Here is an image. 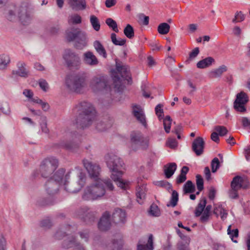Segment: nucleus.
Returning a JSON list of instances; mask_svg holds the SVG:
<instances>
[{
    "label": "nucleus",
    "instance_id": "nucleus-15",
    "mask_svg": "<svg viewBox=\"0 0 250 250\" xmlns=\"http://www.w3.org/2000/svg\"><path fill=\"white\" fill-rule=\"evenodd\" d=\"M132 113L137 120L145 128H146L147 125L146 122V116L141 106L137 104L133 105Z\"/></svg>",
    "mask_w": 250,
    "mask_h": 250
},
{
    "label": "nucleus",
    "instance_id": "nucleus-21",
    "mask_svg": "<svg viewBox=\"0 0 250 250\" xmlns=\"http://www.w3.org/2000/svg\"><path fill=\"white\" fill-rule=\"evenodd\" d=\"M112 217L113 222L116 224L124 223L126 219V212L121 208H116L112 214Z\"/></svg>",
    "mask_w": 250,
    "mask_h": 250
},
{
    "label": "nucleus",
    "instance_id": "nucleus-9",
    "mask_svg": "<svg viewBox=\"0 0 250 250\" xmlns=\"http://www.w3.org/2000/svg\"><path fill=\"white\" fill-rule=\"evenodd\" d=\"M66 38L68 42L76 40L74 46L78 49H82L87 45L86 34L79 29H76L74 31L68 32Z\"/></svg>",
    "mask_w": 250,
    "mask_h": 250
},
{
    "label": "nucleus",
    "instance_id": "nucleus-26",
    "mask_svg": "<svg viewBox=\"0 0 250 250\" xmlns=\"http://www.w3.org/2000/svg\"><path fill=\"white\" fill-rule=\"evenodd\" d=\"M83 61L86 64L90 65H96L98 63L96 57L90 51L84 54Z\"/></svg>",
    "mask_w": 250,
    "mask_h": 250
},
{
    "label": "nucleus",
    "instance_id": "nucleus-46",
    "mask_svg": "<svg viewBox=\"0 0 250 250\" xmlns=\"http://www.w3.org/2000/svg\"><path fill=\"white\" fill-rule=\"evenodd\" d=\"M242 177L240 176H235L231 182V188L239 189H240V184Z\"/></svg>",
    "mask_w": 250,
    "mask_h": 250
},
{
    "label": "nucleus",
    "instance_id": "nucleus-60",
    "mask_svg": "<svg viewBox=\"0 0 250 250\" xmlns=\"http://www.w3.org/2000/svg\"><path fill=\"white\" fill-rule=\"evenodd\" d=\"M238 190L237 189H235V188H232L229 190V197L231 199H236L238 198Z\"/></svg>",
    "mask_w": 250,
    "mask_h": 250
},
{
    "label": "nucleus",
    "instance_id": "nucleus-11",
    "mask_svg": "<svg viewBox=\"0 0 250 250\" xmlns=\"http://www.w3.org/2000/svg\"><path fill=\"white\" fill-rule=\"evenodd\" d=\"M67 66L70 68L79 69L81 64V60L79 55L70 49L64 50L63 54Z\"/></svg>",
    "mask_w": 250,
    "mask_h": 250
},
{
    "label": "nucleus",
    "instance_id": "nucleus-34",
    "mask_svg": "<svg viewBox=\"0 0 250 250\" xmlns=\"http://www.w3.org/2000/svg\"><path fill=\"white\" fill-rule=\"evenodd\" d=\"M227 66L225 65H222L217 69L211 71L210 72V74L211 75V77L213 78L219 77L224 72L227 71Z\"/></svg>",
    "mask_w": 250,
    "mask_h": 250
},
{
    "label": "nucleus",
    "instance_id": "nucleus-1",
    "mask_svg": "<svg viewBox=\"0 0 250 250\" xmlns=\"http://www.w3.org/2000/svg\"><path fill=\"white\" fill-rule=\"evenodd\" d=\"M74 110L78 114L74 122L78 128H88L96 120V110L90 103L82 102L76 106Z\"/></svg>",
    "mask_w": 250,
    "mask_h": 250
},
{
    "label": "nucleus",
    "instance_id": "nucleus-47",
    "mask_svg": "<svg viewBox=\"0 0 250 250\" xmlns=\"http://www.w3.org/2000/svg\"><path fill=\"white\" fill-rule=\"evenodd\" d=\"M138 19V22L140 24L144 25H147L149 23V18L148 16H146L143 13L139 14L137 15Z\"/></svg>",
    "mask_w": 250,
    "mask_h": 250
},
{
    "label": "nucleus",
    "instance_id": "nucleus-7",
    "mask_svg": "<svg viewBox=\"0 0 250 250\" xmlns=\"http://www.w3.org/2000/svg\"><path fill=\"white\" fill-rule=\"evenodd\" d=\"M69 173L68 172L64 176L63 185L65 189L70 193H76L79 191L84 186L85 182L86 175L84 173L80 172L78 176L79 180L77 182L70 183L68 181L69 178Z\"/></svg>",
    "mask_w": 250,
    "mask_h": 250
},
{
    "label": "nucleus",
    "instance_id": "nucleus-39",
    "mask_svg": "<svg viewBox=\"0 0 250 250\" xmlns=\"http://www.w3.org/2000/svg\"><path fill=\"white\" fill-rule=\"evenodd\" d=\"M124 33L128 39H132L134 36V31L133 27L127 24L124 30Z\"/></svg>",
    "mask_w": 250,
    "mask_h": 250
},
{
    "label": "nucleus",
    "instance_id": "nucleus-56",
    "mask_svg": "<svg viewBox=\"0 0 250 250\" xmlns=\"http://www.w3.org/2000/svg\"><path fill=\"white\" fill-rule=\"evenodd\" d=\"M166 145L172 149H175L177 147L178 142L175 138H169L166 142Z\"/></svg>",
    "mask_w": 250,
    "mask_h": 250
},
{
    "label": "nucleus",
    "instance_id": "nucleus-42",
    "mask_svg": "<svg viewBox=\"0 0 250 250\" xmlns=\"http://www.w3.org/2000/svg\"><path fill=\"white\" fill-rule=\"evenodd\" d=\"M245 18L246 15L241 11H237L234 18L232 20V22L234 23L242 22L245 20Z\"/></svg>",
    "mask_w": 250,
    "mask_h": 250
},
{
    "label": "nucleus",
    "instance_id": "nucleus-2",
    "mask_svg": "<svg viewBox=\"0 0 250 250\" xmlns=\"http://www.w3.org/2000/svg\"><path fill=\"white\" fill-rule=\"evenodd\" d=\"M107 167L111 172V178L117 185L122 189H125L128 186L129 182L123 180L121 177L123 174L122 171L124 165L123 161L118 156L114 154L108 155L106 157Z\"/></svg>",
    "mask_w": 250,
    "mask_h": 250
},
{
    "label": "nucleus",
    "instance_id": "nucleus-17",
    "mask_svg": "<svg viewBox=\"0 0 250 250\" xmlns=\"http://www.w3.org/2000/svg\"><path fill=\"white\" fill-rule=\"evenodd\" d=\"M205 142L201 137H198L192 143V150L197 156L201 155L204 152Z\"/></svg>",
    "mask_w": 250,
    "mask_h": 250
},
{
    "label": "nucleus",
    "instance_id": "nucleus-48",
    "mask_svg": "<svg viewBox=\"0 0 250 250\" xmlns=\"http://www.w3.org/2000/svg\"><path fill=\"white\" fill-rule=\"evenodd\" d=\"M106 24L111 28L116 33L119 32V30L118 29L117 24L115 21L113 20L111 18H107L105 20Z\"/></svg>",
    "mask_w": 250,
    "mask_h": 250
},
{
    "label": "nucleus",
    "instance_id": "nucleus-20",
    "mask_svg": "<svg viewBox=\"0 0 250 250\" xmlns=\"http://www.w3.org/2000/svg\"><path fill=\"white\" fill-rule=\"evenodd\" d=\"M59 186V184L51 178L46 182L45 185L46 192L51 195H54L58 192Z\"/></svg>",
    "mask_w": 250,
    "mask_h": 250
},
{
    "label": "nucleus",
    "instance_id": "nucleus-36",
    "mask_svg": "<svg viewBox=\"0 0 250 250\" xmlns=\"http://www.w3.org/2000/svg\"><path fill=\"white\" fill-rule=\"evenodd\" d=\"M157 30L159 34L161 35H166L169 32L170 26L167 23L163 22L158 25Z\"/></svg>",
    "mask_w": 250,
    "mask_h": 250
},
{
    "label": "nucleus",
    "instance_id": "nucleus-44",
    "mask_svg": "<svg viewBox=\"0 0 250 250\" xmlns=\"http://www.w3.org/2000/svg\"><path fill=\"white\" fill-rule=\"evenodd\" d=\"M172 119L169 116H166L163 120V125L165 131L168 133L170 132Z\"/></svg>",
    "mask_w": 250,
    "mask_h": 250
},
{
    "label": "nucleus",
    "instance_id": "nucleus-30",
    "mask_svg": "<svg viewBox=\"0 0 250 250\" xmlns=\"http://www.w3.org/2000/svg\"><path fill=\"white\" fill-rule=\"evenodd\" d=\"M207 204V199L206 197H203L200 201L197 206L195 209V216L196 217L200 216L206 207Z\"/></svg>",
    "mask_w": 250,
    "mask_h": 250
},
{
    "label": "nucleus",
    "instance_id": "nucleus-14",
    "mask_svg": "<svg viewBox=\"0 0 250 250\" xmlns=\"http://www.w3.org/2000/svg\"><path fill=\"white\" fill-rule=\"evenodd\" d=\"M83 164L91 178L95 180L101 179L99 178L101 167L99 165L86 159L83 160Z\"/></svg>",
    "mask_w": 250,
    "mask_h": 250
},
{
    "label": "nucleus",
    "instance_id": "nucleus-16",
    "mask_svg": "<svg viewBox=\"0 0 250 250\" xmlns=\"http://www.w3.org/2000/svg\"><path fill=\"white\" fill-rule=\"evenodd\" d=\"M80 217L87 224H91L96 219L95 213L88 209L81 208L79 210Z\"/></svg>",
    "mask_w": 250,
    "mask_h": 250
},
{
    "label": "nucleus",
    "instance_id": "nucleus-62",
    "mask_svg": "<svg viewBox=\"0 0 250 250\" xmlns=\"http://www.w3.org/2000/svg\"><path fill=\"white\" fill-rule=\"evenodd\" d=\"M65 234L66 232L63 231V229L61 228L56 232L55 236L56 238L58 239H61L65 235Z\"/></svg>",
    "mask_w": 250,
    "mask_h": 250
},
{
    "label": "nucleus",
    "instance_id": "nucleus-32",
    "mask_svg": "<svg viewBox=\"0 0 250 250\" xmlns=\"http://www.w3.org/2000/svg\"><path fill=\"white\" fill-rule=\"evenodd\" d=\"M93 45L97 52L104 58H106L107 57L106 52L101 43L98 41H95Z\"/></svg>",
    "mask_w": 250,
    "mask_h": 250
},
{
    "label": "nucleus",
    "instance_id": "nucleus-45",
    "mask_svg": "<svg viewBox=\"0 0 250 250\" xmlns=\"http://www.w3.org/2000/svg\"><path fill=\"white\" fill-rule=\"evenodd\" d=\"M90 21L94 29L96 31H98L100 29V24L98 19L95 16L91 15Z\"/></svg>",
    "mask_w": 250,
    "mask_h": 250
},
{
    "label": "nucleus",
    "instance_id": "nucleus-58",
    "mask_svg": "<svg viewBox=\"0 0 250 250\" xmlns=\"http://www.w3.org/2000/svg\"><path fill=\"white\" fill-rule=\"evenodd\" d=\"M79 234L82 239L87 242L89 237V232L88 230H83L79 232Z\"/></svg>",
    "mask_w": 250,
    "mask_h": 250
},
{
    "label": "nucleus",
    "instance_id": "nucleus-25",
    "mask_svg": "<svg viewBox=\"0 0 250 250\" xmlns=\"http://www.w3.org/2000/svg\"><path fill=\"white\" fill-rule=\"evenodd\" d=\"M142 243V241H139L137 245V250H153V242L152 234H151L149 235L147 244L144 245Z\"/></svg>",
    "mask_w": 250,
    "mask_h": 250
},
{
    "label": "nucleus",
    "instance_id": "nucleus-51",
    "mask_svg": "<svg viewBox=\"0 0 250 250\" xmlns=\"http://www.w3.org/2000/svg\"><path fill=\"white\" fill-rule=\"evenodd\" d=\"M196 183L198 190L202 191L204 189V180L201 175L196 176Z\"/></svg>",
    "mask_w": 250,
    "mask_h": 250
},
{
    "label": "nucleus",
    "instance_id": "nucleus-37",
    "mask_svg": "<svg viewBox=\"0 0 250 250\" xmlns=\"http://www.w3.org/2000/svg\"><path fill=\"white\" fill-rule=\"evenodd\" d=\"M178 199L179 195L178 192L176 190H172L170 202L167 204V207H175L177 205Z\"/></svg>",
    "mask_w": 250,
    "mask_h": 250
},
{
    "label": "nucleus",
    "instance_id": "nucleus-6",
    "mask_svg": "<svg viewBox=\"0 0 250 250\" xmlns=\"http://www.w3.org/2000/svg\"><path fill=\"white\" fill-rule=\"evenodd\" d=\"M90 87L95 92L108 93L111 90L110 82L106 76H96L90 82Z\"/></svg>",
    "mask_w": 250,
    "mask_h": 250
},
{
    "label": "nucleus",
    "instance_id": "nucleus-40",
    "mask_svg": "<svg viewBox=\"0 0 250 250\" xmlns=\"http://www.w3.org/2000/svg\"><path fill=\"white\" fill-rule=\"evenodd\" d=\"M111 39L113 43L116 45L123 46L125 44L126 40L125 39L119 38L118 40L116 38L115 33H112L111 34Z\"/></svg>",
    "mask_w": 250,
    "mask_h": 250
},
{
    "label": "nucleus",
    "instance_id": "nucleus-63",
    "mask_svg": "<svg viewBox=\"0 0 250 250\" xmlns=\"http://www.w3.org/2000/svg\"><path fill=\"white\" fill-rule=\"evenodd\" d=\"M241 122L243 127L250 128V120L248 117H244L241 119Z\"/></svg>",
    "mask_w": 250,
    "mask_h": 250
},
{
    "label": "nucleus",
    "instance_id": "nucleus-57",
    "mask_svg": "<svg viewBox=\"0 0 250 250\" xmlns=\"http://www.w3.org/2000/svg\"><path fill=\"white\" fill-rule=\"evenodd\" d=\"M163 105L161 104H158L155 108V112L156 115L158 116L159 120H161V118H163L164 115V111L162 109Z\"/></svg>",
    "mask_w": 250,
    "mask_h": 250
},
{
    "label": "nucleus",
    "instance_id": "nucleus-41",
    "mask_svg": "<svg viewBox=\"0 0 250 250\" xmlns=\"http://www.w3.org/2000/svg\"><path fill=\"white\" fill-rule=\"evenodd\" d=\"M68 22L69 24H76L82 22V18L78 14H74L68 17Z\"/></svg>",
    "mask_w": 250,
    "mask_h": 250
},
{
    "label": "nucleus",
    "instance_id": "nucleus-50",
    "mask_svg": "<svg viewBox=\"0 0 250 250\" xmlns=\"http://www.w3.org/2000/svg\"><path fill=\"white\" fill-rule=\"evenodd\" d=\"M112 250H122L123 246L122 239H114L112 241Z\"/></svg>",
    "mask_w": 250,
    "mask_h": 250
},
{
    "label": "nucleus",
    "instance_id": "nucleus-61",
    "mask_svg": "<svg viewBox=\"0 0 250 250\" xmlns=\"http://www.w3.org/2000/svg\"><path fill=\"white\" fill-rule=\"evenodd\" d=\"M39 85L41 88L44 91H46L48 88V84L47 82L43 79L39 80Z\"/></svg>",
    "mask_w": 250,
    "mask_h": 250
},
{
    "label": "nucleus",
    "instance_id": "nucleus-12",
    "mask_svg": "<svg viewBox=\"0 0 250 250\" xmlns=\"http://www.w3.org/2000/svg\"><path fill=\"white\" fill-rule=\"evenodd\" d=\"M249 101V97L247 93L244 91H241L236 95V99L233 104L234 109L241 113L246 111L245 104Z\"/></svg>",
    "mask_w": 250,
    "mask_h": 250
},
{
    "label": "nucleus",
    "instance_id": "nucleus-27",
    "mask_svg": "<svg viewBox=\"0 0 250 250\" xmlns=\"http://www.w3.org/2000/svg\"><path fill=\"white\" fill-rule=\"evenodd\" d=\"M215 62V60L211 57H208L200 61L197 64V67L200 69H204L211 65Z\"/></svg>",
    "mask_w": 250,
    "mask_h": 250
},
{
    "label": "nucleus",
    "instance_id": "nucleus-8",
    "mask_svg": "<svg viewBox=\"0 0 250 250\" xmlns=\"http://www.w3.org/2000/svg\"><path fill=\"white\" fill-rule=\"evenodd\" d=\"M58 166V159L54 157L45 159L40 165V171L41 176L44 178L49 177L57 169Z\"/></svg>",
    "mask_w": 250,
    "mask_h": 250
},
{
    "label": "nucleus",
    "instance_id": "nucleus-38",
    "mask_svg": "<svg viewBox=\"0 0 250 250\" xmlns=\"http://www.w3.org/2000/svg\"><path fill=\"white\" fill-rule=\"evenodd\" d=\"M10 62L9 56L5 54L0 55V69H4Z\"/></svg>",
    "mask_w": 250,
    "mask_h": 250
},
{
    "label": "nucleus",
    "instance_id": "nucleus-18",
    "mask_svg": "<svg viewBox=\"0 0 250 250\" xmlns=\"http://www.w3.org/2000/svg\"><path fill=\"white\" fill-rule=\"evenodd\" d=\"M111 227L110 214L109 212L105 211L100 218L98 223V228L102 231L108 230Z\"/></svg>",
    "mask_w": 250,
    "mask_h": 250
},
{
    "label": "nucleus",
    "instance_id": "nucleus-33",
    "mask_svg": "<svg viewBox=\"0 0 250 250\" xmlns=\"http://www.w3.org/2000/svg\"><path fill=\"white\" fill-rule=\"evenodd\" d=\"M195 191V186L191 181L188 180L183 186L184 194L192 193Z\"/></svg>",
    "mask_w": 250,
    "mask_h": 250
},
{
    "label": "nucleus",
    "instance_id": "nucleus-35",
    "mask_svg": "<svg viewBox=\"0 0 250 250\" xmlns=\"http://www.w3.org/2000/svg\"><path fill=\"white\" fill-rule=\"evenodd\" d=\"M137 201L140 204L143 203V200L145 198L146 193L144 187H138L136 189Z\"/></svg>",
    "mask_w": 250,
    "mask_h": 250
},
{
    "label": "nucleus",
    "instance_id": "nucleus-29",
    "mask_svg": "<svg viewBox=\"0 0 250 250\" xmlns=\"http://www.w3.org/2000/svg\"><path fill=\"white\" fill-rule=\"evenodd\" d=\"M64 169L60 168L55 173L53 178H51V179H53L54 181L57 182V183L59 184V185H60L62 183L63 184L64 181Z\"/></svg>",
    "mask_w": 250,
    "mask_h": 250
},
{
    "label": "nucleus",
    "instance_id": "nucleus-31",
    "mask_svg": "<svg viewBox=\"0 0 250 250\" xmlns=\"http://www.w3.org/2000/svg\"><path fill=\"white\" fill-rule=\"evenodd\" d=\"M76 243L75 238L73 236H71L63 240L62 247L64 249H69L74 247Z\"/></svg>",
    "mask_w": 250,
    "mask_h": 250
},
{
    "label": "nucleus",
    "instance_id": "nucleus-49",
    "mask_svg": "<svg viewBox=\"0 0 250 250\" xmlns=\"http://www.w3.org/2000/svg\"><path fill=\"white\" fill-rule=\"evenodd\" d=\"M228 234L229 235L230 237L231 238V240L234 242L237 243V241L236 240L233 239V237H238V234H239V231L237 229H234L231 230V226L229 225L228 228Z\"/></svg>",
    "mask_w": 250,
    "mask_h": 250
},
{
    "label": "nucleus",
    "instance_id": "nucleus-22",
    "mask_svg": "<svg viewBox=\"0 0 250 250\" xmlns=\"http://www.w3.org/2000/svg\"><path fill=\"white\" fill-rule=\"evenodd\" d=\"M70 7L74 10H82L86 7L85 0H68Z\"/></svg>",
    "mask_w": 250,
    "mask_h": 250
},
{
    "label": "nucleus",
    "instance_id": "nucleus-52",
    "mask_svg": "<svg viewBox=\"0 0 250 250\" xmlns=\"http://www.w3.org/2000/svg\"><path fill=\"white\" fill-rule=\"evenodd\" d=\"M200 50L199 47H195L194 49L192 50L189 54V57L188 59L186 61V62L187 63H189V62L195 58L199 54Z\"/></svg>",
    "mask_w": 250,
    "mask_h": 250
},
{
    "label": "nucleus",
    "instance_id": "nucleus-19",
    "mask_svg": "<svg viewBox=\"0 0 250 250\" xmlns=\"http://www.w3.org/2000/svg\"><path fill=\"white\" fill-rule=\"evenodd\" d=\"M60 146L67 150L75 151L79 147V140L76 136L72 141L61 142Z\"/></svg>",
    "mask_w": 250,
    "mask_h": 250
},
{
    "label": "nucleus",
    "instance_id": "nucleus-24",
    "mask_svg": "<svg viewBox=\"0 0 250 250\" xmlns=\"http://www.w3.org/2000/svg\"><path fill=\"white\" fill-rule=\"evenodd\" d=\"M111 120L104 119V121H98L96 124V129L99 131H104L112 125Z\"/></svg>",
    "mask_w": 250,
    "mask_h": 250
},
{
    "label": "nucleus",
    "instance_id": "nucleus-5",
    "mask_svg": "<svg viewBox=\"0 0 250 250\" xmlns=\"http://www.w3.org/2000/svg\"><path fill=\"white\" fill-rule=\"evenodd\" d=\"M86 79L84 73L68 76L65 79V84L70 91L80 93L87 85Z\"/></svg>",
    "mask_w": 250,
    "mask_h": 250
},
{
    "label": "nucleus",
    "instance_id": "nucleus-28",
    "mask_svg": "<svg viewBox=\"0 0 250 250\" xmlns=\"http://www.w3.org/2000/svg\"><path fill=\"white\" fill-rule=\"evenodd\" d=\"M25 64L24 62H19L18 63V69L17 70H13L12 74L13 75H17L22 77H28V71L25 68Z\"/></svg>",
    "mask_w": 250,
    "mask_h": 250
},
{
    "label": "nucleus",
    "instance_id": "nucleus-43",
    "mask_svg": "<svg viewBox=\"0 0 250 250\" xmlns=\"http://www.w3.org/2000/svg\"><path fill=\"white\" fill-rule=\"evenodd\" d=\"M149 214L155 217H158L161 215V211L157 205L152 204L149 208Z\"/></svg>",
    "mask_w": 250,
    "mask_h": 250
},
{
    "label": "nucleus",
    "instance_id": "nucleus-13",
    "mask_svg": "<svg viewBox=\"0 0 250 250\" xmlns=\"http://www.w3.org/2000/svg\"><path fill=\"white\" fill-rule=\"evenodd\" d=\"M17 12L19 20L22 24L29 23L31 20V12L28 3H22Z\"/></svg>",
    "mask_w": 250,
    "mask_h": 250
},
{
    "label": "nucleus",
    "instance_id": "nucleus-64",
    "mask_svg": "<svg viewBox=\"0 0 250 250\" xmlns=\"http://www.w3.org/2000/svg\"><path fill=\"white\" fill-rule=\"evenodd\" d=\"M187 179V176L185 175L180 173L176 178V182L177 184H180L184 183Z\"/></svg>",
    "mask_w": 250,
    "mask_h": 250
},
{
    "label": "nucleus",
    "instance_id": "nucleus-4",
    "mask_svg": "<svg viewBox=\"0 0 250 250\" xmlns=\"http://www.w3.org/2000/svg\"><path fill=\"white\" fill-rule=\"evenodd\" d=\"M116 69L117 71H113L112 73V77L115 88L120 91L122 86V81L118 74L121 77L126 80L128 83L131 84L132 83V78L130 73L129 67L126 65H123L121 62L116 61Z\"/></svg>",
    "mask_w": 250,
    "mask_h": 250
},
{
    "label": "nucleus",
    "instance_id": "nucleus-10",
    "mask_svg": "<svg viewBox=\"0 0 250 250\" xmlns=\"http://www.w3.org/2000/svg\"><path fill=\"white\" fill-rule=\"evenodd\" d=\"M131 148L136 151L139 148L146 149L148 146V140L145 138L141 132L133 131L130 135Z\"/></svg>",
    "mask_w": 250,
    "mask_h": 250
},
{
    "label": "nucleus",
    "instance_id": "nucleus-23",
    "mask_svg": "<svg viewBox=\"0 0 250 250\" xmlns=\"http://www.w3.org/2000/svg\"><path fill=\"white\" fill-rule=\"evenodd\" d=\"M177 169V165L175 163H170L164 167V172L165 177L169 179L174 174Z\"/></svg>",
    "mask_w": 250,
    "mask_h": 250
},
{
    "label": "nucleus",
    "instance_id": "nucleus-3",
    "mask_svg": "<svg viewBox=\"0 0 250 250\" xmlns=\"http://www.w3.org/2000/svg\"><path fill=\"white\" fill-rule=\"evenodd\" d=\"M95 181V183L87 187L85 189L83 195V200H94L102 197L105 193V187L110 191L114 189V186L110 179Z\"/></svg>",
    "mask_w": 250,
    "mask_h": 250
},
{
    "label": "nucleus",
    "instance_id": "nucleus-59",
    "mask_svg": "<svg viewBox=\"0 0 250 250\" xmlns=\"http://www.w3.org/2000/svg\"><path fill=\"white\" fill-rule=\"evenodd\" d=\"M40 225L43 228L49 229L52 226V224L50 220L47 218L42 220L40 223Z\"/></svg>",
    "mask_w": 250,
    "mask_h": 250
},
{
    "label": "nucleus",
    "instance_id": "nucleus-55",
    "mask_svg": "<svg viewBox=\"0 0 250 250\" xmlns=\"http://www.w3.org/2000/svg\"><path fill=\"white\" fill-rule=\"evenodd\" d=\"M37 205L40 207H45L46 206L52 205V204L49 199L46 198H41L37 201Z\"/></svg>",
    "mask_w": 250,
    "mask_h": 250
},
{
    "label": "nucleus",
    "instance_id": "nucleus-54",
    "mask_svg": "<svg viewBox=\"0 0 250 250\" xmlns=\"http://www.w3.org/2000/svg\"><path fill=\"white\" fill-rule=\"evenodd\" d=\"M214 129L218 132L219 135L221 136H224L226 135L228 130L227 128L224 126L217 125L214 128Z\"/></svg>",
    "mask_w": 250,
    "mask_h": 250
},
{
    "label": "nucleus",
    "instance_id": "nucleus-53",
    "mask_svg": "<svg viewBox=\"0 0 250 250\" xmlns=\"http://www.w3.org/2000/svg\"><path fill=\"white\" fill-rule=\"evenodd\" d=\"M220 167V162L218 158L215 157L212 159L211 162V167L212 172L214 173L216 172L218 169Z\"/></svg>",
    "mask_w": 250,
    "mask_h": 250
}]
</instances>
